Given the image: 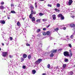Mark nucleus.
I'll use <instances>...</instances> for the list:
<instances>
[{
	"label": "nucleus",
	"instance_id": "52",
	"mask_svg": "<svg viewBox=\"0 0 75 75\" xmlns=\"http://www.w3.org/2000/svg\"><path fill=\"white\" fill-rule=\"evenodd\" d=\"M43 31H45V30H46V28H44L43 29Z\"/></svg>",
	"mask_w": 75,
	"mask_h": 75
},
{
	"label": "nucleus",
	"instance_id": "38",
	"mask_svg": "<svg viewBox=\"0 0 75 75\" xmlns=\"http://www.w3.org/2000/svg\"><path fill=\"white\" fill-rule=\"evenodd\" d=\"M59 30V29H58V28H57L54 29L55 31H58Z\"/></svg>",
	"mask_w": 75,
	"mask_h": 75
},
{
	"label": "nucleus",
	"instance_id": "45",
	"mask_svg": "<svg viewBox=\"0 0 75 75\" xmlns=\"http://www.w3.org/2000/svg\"><path fill=\"white\" fill-rule=\"evenodd\" d=\"M26 45L27 46H30V45L28 43H26Z\"/></svg>",
	"mask_w": 75,
	"mask_h": 75
},
{
	"label": "nucleus",
	"instance_id": "33",
	"mask_svg": "<svg viewBox=\"0 0 75 75\" xmlns=\"http://www.w3.org/2000/svg\"><path fill=\"white\" fill-rule=\"evenodd\" d=\"M36 22H38V23H40V19H38L36 21Z\"/></svg>",
	"mask_w": 75,
	"mask_h": 75
},
{
	"label": "nucleus",
	"instance_id": "8",
	"mask_svg": "<svg viewBox=\"0 0 75 75\" xmlns=\"http://www.w3.org/2000/svg\"><path fill=\"white\" fill-rule=\"evenodd\" d=\"M68 74L69 75H74V72L72 71H71L70 72H69Z\"/></svg>",
	"mask_w": 75,
	"mask_h": 75
},
{
	"label": "nucleus",
	"instance_id": "26",
	"mask_svg": "<svg viewBox=\"0 0 75 75\" xmlns=\"http://www.w3.org/2000/svg\"><path fill=\"white\" fill-rule=\"evenodd\" d=\"M41 31V29H39L37 30V32L39 33V32H40Z\"/></svg>",
	"mask_w": 75,
	"mask_h": 75
},
{
	"label": "nucleus",
	"instance_id": "9",
	"mask_svg": "<svg viewBox=\"0 0 75 75\" xmlns=\"http://www.w3.org/2000/svg\"><path fill=\"white\" fill-rule=\"evenodd\" d=\"M52 17L53 20H55L56 19V16H55V15H53L52 16Z\"/></svg>",
	"mask_w": 75,
	"mask_h": 75
},
{
	"label": "nucleus",
	"instance_id": "2",
	"mask_svg": "<svg viewBox=\"0 0 75 75\" xmlns=\"http://www.w3.org/2000/svg\"><path fill=\"white\" fill-rule=\"evenodd\" d=\"M42 61V59H38L37 61L35 62V64H39Z\"/></svg>",
	"mask_w": 75,
	"mask_h": 75
},
{
	"label": "nucleus",
	"instance_id": "1",
	"mask_svg": "<svg viewBox=\"0 0 75 75\" xmlns=\"http://www.w3.org/2000/svg\"><path fill=\"white\" fill-rule=\"evenodd\" d=\"M29 18L30 19L32 22L35 23V18L34 17H33V16H29Z\"/></svg>",
	"mask_w": 75,
	"mask_h": 75
},
{
	"label": "nucleus",
	"instance_id": "56",
	"mask_svg": "<svg viewBox=\"0 0 75 75\" xmlns=\"http://www.w3.org/2000/svg\"><path fill=\"white\" fill-rule=\"evenodd\" d=\"M45 0H39L40 1H44Z\"/></svg>",
	"mask_w": 75,
	"mask_h": 75
},
{
	"label": "nucleus",
	"instance_id": "17",
	"mask_svg": "<svg viewBox=\"0 0 75 75\" xmlns=\"http://www.w3.org/2000/svg\"><path fill=\"white\" fill-rule=\"evenodd\" d=\"M11 13H12L13 14H15L16 13V12L14 11H11Z\"/></svg>",
	"mask_w": 75,
	"mask_h": 75
},
{
	"label": "nucleus",
	"instance_id": "51",
	"mask_svg": "<svg viewBox=\"0 0 75 75\" xmlns=\"http://www.w3.org/2000/svg\"><path fill=\"white\" fill-rule=\"evenodd\" d=\"M32 39H34V36L33 35H32Z\"/></svg>",
	"mask_w": 75,
	"mask_h": 75
},
{
	"label": "nucleus",
	"instance_id": "23",
	"mask_svg": "<svg viewBox=\"0 0 75 75\" xmlns=\"http://www.w3.org/2000/svg\"><path fill=\"white\" fill-rule=\"evenodd\" d=\"M72 56V52H71L70 53V54L69 55V56H68V57H71Z\"/></svg>",
	"mask_w": 75,
	"mask_h": 75
},
{
	"label": "nucleus",
	"instance_id": "39",
	"mask_svg": "<svg viewBox=\"0 0 75 75\" xmlns=\"http://www.w3.org/2000/svg\"><path fill=\"white\" fill-rule=\"evenodd\" d=\"M65 62H67V61H68V59H66L64 60Z\"/></svg>",
	"mask_w": 75,
	"mask_h": 75
},
{
	"label": "nucleus",
	"instance_id": "44",
	"mask_svg": "<svg viewBox=\"0 0 75 75\" xmlns=\"http://www.w3.org/2000/svg\"><path fill=\"white\" fill-rule=\"evenodd\" d=\"M26 67L25 66H23V69H25V68H26Z\"/></svg>",
	"mask_w": 75,
	"mask_h": 75
},
{
	"label": "nucleus",
	"instance_id": "24",
	"mask_svg": "<svg viewBox=\"0 0 75 75\" xmlns=\"http://www.w3.org/2000/svg\"><path fill=\"white\" fill-rule=\"evenodd\" d=\"M67 67V64H64L63 65V68H65Z\"/></svg>",
	"mask_w": 75,
	"mask_h": 75
},
{
	"label": "nucleus",
	"instance_id": "37",
	"mask_svg": "<svg viewBox=\"0 0 75 75\" xmlns=\"http://www.w3.org/2000/svg\"><path fill=\"white\" fill-rule=\"evenodd\" d=\"M59 68L58 66H57V67H54V69H57Z\"/></svg>",
	"mask_w": 75,
	"mask_h": 75
},
{
	"label": "nucleus",
	"instance_id": "60",
	"mask_svg": "<svg viewBox=\"0 0 75 75\" xmlns=\"http://www.w3.org/2000/svg\"><path fill=\"white\" fill-rule=\"evenodd\" d=\"M10 19V17H8V19Z\"/></svg>",
	"mask_w": 75,
	"mask_h": 75
},
{
	"label": "nucleus",
	"instance_id": "31",
	"mask_svg": "<svg viewBox=\"0 0 75 75\" xmlns=\"http://www.w3.org/2000/svg\"><path fill=\"white\" fill-rule=\"evenodd\" d=\"M70 48H72V45H71V44H68Z\"/></svg>",
	"mask_w": 75,
	"mask_h": 75
},
{
	"label": "nucleus",
	"instance_id": "61",
	"mask_svg": "<svg viewBox=\"0 0 75 75\" xmlns=\"http://www.w3.org/2000/svg\"><path fill=\"white\" fill-rule=\"evenodd\" d=\"M2 45H3V46H4V43H2Z\"/></svg>",
	"mask_w": 75,
	"mask_h": 75
},
{
	"label": "nucleus",
	"instance_id": "27",
	"mask_svg": "<svg viewBox=\"0 0 75 75\" xmlns=\"http://www.w3.org/2000/svg\"><path fill=\"white\" fill-rule=\"evenodd\" d=\"M57 7H60V4L58 3L57 4Z\"/></svg>",
	"mask_w": 75,
	"mask_h": 75
},
{
	"label": "nucleus",
	"instance_id": "20",
	"mask_svg": "<svg viewBox=\"0 0 75 75\" xmlns=\"http://www.w3.org/2000/svg\"><path fill=\"white\" fill-rule=\"evenodd\" d=\"M28 59H31V55H29L28 56Z\"/></svg>",
	"mask_w": 75,
	"mask_h": 75
},
{
	"label": "nucleus",
	"instance_id": "50",
	"mask_svg": "<svg viewBox=\"0 0 75 75\" xmlns=\"http://www.w3.org/2000/svg\"><path fill=\"white\" fill-rule=\"evenodd\" d=\"M62 49H60L58 50V51H61L62 50Z\"/></svg>",
	"mask_w": 75,
	"mask_h": 75
},
{
	"label": "nucleus",
	"instance_id": "35",
	"mask_svg": "<svg viewBox=\"0 0 75 75\" xmlns=\"http://www.w3.org/2000/svg\"><path fill=\"white\" fill-rule=\"evenodd\" d=\"M47 6L48 7H52V5H51V4H48L47 5Z\"/></svg>",
	"mask_w": 75,
	"mask_h": 75
},
{
	"label": "nucleus",
	"instance_id": "13",
	"mask_svg": "<svg viewBox=\"0 0 75 75\" xmlns=\"http://www.w3.org/2000/svg\"><path fill=\"white\" fill-rule=\"evenodd\" d=\"M27 54H23V57L24 58H27Z\"/></svg>",
	"mask_w": 75,
	"mask_h": 75
},
{
	"label": "nucleus",
	"instance_id": "15",
	"mask_svg": "<svg viewBox=\"0 0 75 75\" xmlns=\"http://www.w3.org/2000/svg\"><path fill=\"white\" fill-rule=\"evenodd\" d=\"M36 72V71L35 70H33L32 71V73L33 74H35Z\"/></svg>",
	"mask_w": 75,
	"mask_h": 75
},
{
	"label": "nucleus",
	"instance_id": "54",
	"mask_svg": "<svg viewBox=\"0 0 75 75\" xmlns=\"http://www.w3.org/2000/svg\"><path fill=\"white\" fill-rule=\"evenodd\" d=\"M71 17H72V18H74V17H75V16H72L71 15Z\"/></svg>",
	"mask_w": 75,
	"mask_h": 75
},
{
	"label": "nucleus",
	"instance_id": "55",
	"mask_svg": "<svg viewBox=\"0 0 75 75\" xmlns=\"http://www.w3.org/2000/svg\"><path fill=\"white\" fill-rule=\"evenodd\" d=\"M50 40H52V39H53V38H52V37H51L50 38Z\"/></svg>",
	"mask_w": 75,
	"mask_h": 75
},
{
	"label": "nucleus",
	"instance_id": "4",
	"mask_svg": "<svg viewBox=\"0 0 75 75\" xmlns=\"http://www.w3.org/2000/svg\"><path fill=\"white\" fill-rule=\"evenodd\" d=\"M64 55L65 57L67 56H69V53L68 52H64Z\"/></svg>",
	"mask_w": 75,
	"mask_h": 75
},
{
	"label": "nucleus",
	"instance_id": "29",
	"mask_svg": "<svg viewBox=\"0 0 75 75\" xmlns=\"http://www.w3.org/2000/svg\"><path fill=\"white\" fill-rule=\"evenodd\" d=\"M24 58H23V57H21V62H23V61H24Z\"/></svg>",
	"mask_w": 75,
	"mask_h": 75
},
{
	"label": "nucleus",
	"instance_id": "64",
	"mask_svg": "<svg viewBox=\"0 0 75 75\" xmlns=\"http://www.w3.org/2000/svg\"><path fill=\"white\" fill-rule=\"evenodd\" d=\"M74 30H75V31H74V33H75V28H74Z\"/></svg>",
	"mask_w": 75,
	"mask_h": 75
},
{
	"label": "nucleus",
	"instance_id": "34",
	"mask_svg": "<svg viewBox=\"0 0 75 75\" xmlns=\"http://www.w3.org/2000/svg\"><path fill=\"white\" fill-rule=\"evenodd\" d=\"M42 43H40V44L39 45V47H42Z\"/></svg>",
	"mask_w": 75,
	"mask_h": 75
},
{
	"label": "nucleus",
	"instance_id": "58",
	"mask_svg": "<svg viewBox=\"0 0 75 75\" xmlns=\"http://www.w3.org/2000/svg\"><path fill=\"white\" fill-rule=\"evenodd\" d=\"M42 75H46V74L45 73H43Z\"/></svg>",
	"mask_w": 75,
	"mask_h": 75
},
{
	"label": "nucleus",
	"instance_id": "36",
	"mask_svg": "<svg viewBox=\"0 0 75 75\" xmlns=\"http://www.w3.org/2000/svg\"><path fill=\"white\" fill-rule=\"evenodd\" d=\"M44 14L42 13H39V16H42Z\"/></svg>",
	"mask_w": 75,
	"mask_h": 75
},
{
	"label": "nucleus",
	"instance_id": "30",
	"mask_svg": "<svg viewBox=\"0 0 75 75\" xmlns=\"http://www.w3.org/2000/svg\"><path fill=\"white\" fill-rule=\"evenodd\" d=\"M46 34L47 35H50V32L49 31H47L46 33Z\"/></svg>",
	"mask_w": 75,
	"mask_h": 75
},
{
	"label": "nucleus",
	"instance_id": "18",
	"mask_svg": "<svg viewBox=\"0 0 75 75\" xmlns=\"http://www.w3.org/2000/svg\"><path fill=\"white\" fill-rule=\"evenodd\" d=\"M58 17H61L62 16V15L61 14H59L58 15Z\"/></svg>",
	"mask_w": 75,
	"mask_h": 75
},
{
	"label": "nucleus",
	"instance_id": "43",
	"mask_svg": "<svg viewBox=\"0 0 75 75\" xmlns=\"http://www.w3.org/2000/svg\"><path fill=\"white\" fill-rule=\"evenodd\" d=\"M11 7L12 8L13 7H14V5L13 4H11Z\"/></svg>",
	"mask_w": 75,
	"mask_h": 75
},
{
	"label": "nucleus",
	"instance_id": "5",
	"mask_svg": "<svg viewBox=\"0 0 75 75\" xmlns=\"http://www.w3.org/2000/svg\"><path fill=\"white\" fill-rule=\"evenodd\" d=\"M72 2H73L72 0H69V1L68 2L67 5H68V6H71V4L72 3Z\"/></svg>",
	"mask_w": 75,
	"mask_h": 75
},
{
	"label": "nucleus",
	"instance_id": "6",
	"mask_svg": "<svg viewBox=\"0 0 75 75\" xmlns=\"http://www.w3.org/2000/svg\"><path fill=\"white\" fill-rule=\"evenodd\" d=\"M7 52H2V55L3 57H6V56L7 55Z\"/></svg>",
	"mask_w": 75,
	"mask_h": 75
},
{
	"label": "nucleus",
	"instance_id": "42",
	"mask_svg": "<svg viewBox=\"0 0 75 75\" xmlns=\"http://www.w3.org/2000/svg\"><path fill=\"white\" fill-rule=\"evenodd\" d=\"M61 19H62V20L64 19V17L62 15V16L61 17Z\"/></svg>",
	"mask_w": 75,
	"mask_h": 75
},
{
	"label": "nucleus",
	"instance_id": "28",
	"mask_svg": "<svg viewBox=\"0 0 75 75\" xmlns=\"http://www.w3.org/2000/svg\"><path fill=\"white\" fill-rule=\"evenodd\" d=\"M43 21L45 22L47 21V19H44L42 20Z\"/></svg>",
	"mask_w": 75,
	"mask_h": 75
},
{
	"label": "nucleus",
	"instance_id": "49",
	"mask_svg": "<svg viewBox=\"0 0 75 75\" xmlns=\"http://www.w3.org/2000/svg\"><path fill=\"white\" fill-rule=\"evenodd\" d=\"M50 25H47V26H46V28H48V27H50Z\"/></svg>",
	"mask_w": 75,
	"mask_h": 75
},
{
	"label": "nucleus",
	"instance_id": "57",
	"mask_svg": "<svg viewBox=\"0 0 75 75\" xmlns=\"http://www.w3.org/2000/svg\"><path fill=\"white\" fill-rule=\"evenodd\" d=\"M38 50L39 51H41V48H40V49H38Z\"/></svg>",
	"mask_w": 75,
	"mask_h": 75
},
{
	"label": "nucleus",
	"instance_id": "46",
	"mask_svg": "<svg viewBox=\"0 0 75 75\" xmlns=\"http://www.w3.org/2000/svg\"><path fill=\"white\" fill-rule=\"evenodd\" d=\"M4 4V3L3 2H2L1 3V4L2 5L3 4Z\"/></svg>",
	"mask_w": 75,
	"mask_h": 75
},
{
	"label": "nucleus",
	"instance_id": "63",
	"mask_svg": "<svg viewBox=\"0 0 75 75\" xmlns=\"http://www.w3.org/2000/svg\"><path fill=\"white\" fill-rule=\"evenodd\" d=\"M4 13H6V11H4Z\"/></svg>",
	"mask_w": 75,
	"mask_h": 75
},
{
	"label": "nucleus",
	"instance_id": "22",
	"mask_svg": "<svg viewBox=\"0 0 75 75\" xmlns=\"http://www.w3.org/2000/svg\"><path fill=\"white\" fill-rule=\"evenodd\" d=\"M54 10L57 11V12H59V10L57 9V8H56L54 9Z\"/></svg>",
	"mask_w": 75,
	"mask_h": 75
},
{
	"label": "nucleus",
	"instance_id": "3",
	"mask_svg": "<svg viewBox=\"0 0 75 75\" xmlns=\"http://www.w3.org/2000/svg\"><path fill=\"white\" fill-rule=\"evenodd\" d=\"M36 14V12L33 11V10L31 11V13L29 15L30 16H33V14Z\"/></svg>",
	"mask_w": 75,
	"mask_h": 75
},
{
	"label": "nucleus",
	"instance_id": "14",
	"mask_svg": "<svg viewBox=\"0 0 75 75\" xmlns=\"http://www.w3.org/2000/svg\"><path fill=\"white\" fill-rule=\"evenodd\" d=\"M70 27H71L72 28H74V27H75V24H71L70 25Z\"/></svg>",
	"mask_w": 75,
	"mask_h": 75
},
{
	"label": "nucleus",
	"instance_id": "41",
	"mask_svg": "<svg viewBox=\"0 0 75 75\" xmlns=\"http://www.w3.org/2000/svg\"><path fill=\"white\" fill-rule=\"evenodd\" d=\"M9 39L11 41L13 40V38L11 37H10L9 38Z\"/></svg>",
	"mask_w": 75,
	"mask_h": 75
},
{
	"label": "nucleus",
	"instance_id": "21",
	"mask_svg": "<svg viewBox=\"0 0 75 75\" xmlns=\"http://www.w3.org/2000/svg\"><path fill=\"white\" fill-rule=\"evenodd\" d=\"M35 6L36 8H37V2H36L35 3Z\"/></svg>",
	"mask_w": 75,
	"mask_h": 75
},
{
	"label": "nucleus",
	"instance_id": "12",
	"mask_svg": "<svg viewBox=\"0 0 75 75\" xmlns=\"http://www.w3.org/2000/svg\"><path fill=\"white\" fill-rule=\"evenodd\" d=\"M0 9L1 10H3V9H4V7L3 6H0Z\"/></svg>",
	"mask_w": 75,
	"mask_h": 75
},
{
	"label": "nucleus",
	"instance_id": "40",
	"mask_svg": "<svg viewBox=\"0 0 75 75\" xmlns=\"http://www.w3.org/2000/svg\"><path fill=\"white\" fill-rule=\"evenodd\" d=\"M50 64H49L47 65V68L49 69L50 68Z\"/></svg>",
	"mask_w": 75,
	"mask_h": 75
},
{
	"label": "nucleus",
	"instance_id": "62",
	"mask_svg": "<svg viewBox=\"0 0 75 75\" xmlns=\"http://www.w3.org/2000/svg\"><path fill=\"white\" fill-rule=\"evenodd\" d=\"M30 42H32V40H30Z\"/></svg>",
	"mask_w": 75,
	"mask_h": 75
},
{
	"label": "nucleus",
	"instance_id": "48",
	"mask_svg": "<svg viewBox=\"0 0 75 75\" xmlns=\"http://www.w3.org/2000/svg\"><path fill=\"white\" fill-rule=\"evenodd\" d=\"M24 47H25V46L23 45H21V47H22V48H24Z\"/></svg>",
	"mask_w": 75,
	"mask_h": 75
},
{
	"label": "nucleus",
	"instance_id": "11",
	"mask_svg": "<svg viewBox=\"0 0 75 75\" xmlns=\"http://www.w3.org/2000/svg\"><path fill=\"white\" fill-rule=\"evenodd\" d=\"M17 25L18 26H20L21 25V23H20V22H18L17 23Z\"/></svg>",
	"mask_w": 75,
	"mask_h": 75
},
{
	"label": "nucleus",
	"instance_id": "10",
	"mask_svg": "<svg viewBox=\"0 0 75 75\" xmlns=\"http://www.w3.org/2000/svg\"><path fill=\"white\" fill-rule=\"evenodd\" d=\"M75 35V33H73L72 35L70 36L71 38L72 39L74 38V36Z\"/></svg>",
	"mask_w": 75,
	"mask_h": 75
},
{
	"label": "nucleus",
	"instance_id": "25",
	"mask_svg": "<svg viewBox=\"0 0 75 75\" xmlns=\"http://www.w3.org/2000/svg\"><path fill=\"white\" fill-rule=\"evenodd\" d=\"M50 57H54V54L53 53H52L50 55Z\"/></svg>",
	"mask_w": 75,
	"mask_h": 75
},
{
	"label": "nucleus",
	"instance_id": "53",
	"mask_svg": "<svg viewBox=\"0 0 75 75\" xmlns=\"http://www.w3.org/2000/svg\"><path fill=\"white\" fill-rule=\"evenodd\" d=\"M63 29L64 30H66V27H64L63 28Z\"/></svg>",
	"mask_w": 75,
	"mask_h": 75
},
{
	"label": "nucleus",
	"instance_id": "32",
	"mask_svg": "<svg viewBox=\"0 0 75 75\" xmlns=\"http://www.w3.org/2000/svg\"><path fill=\"white\" fill-rule=\"evenodd\" d=\"M42 34L43 35H46V33L45 32H43Z\"/></svg>",
	"mask_w": 75,
	"mask_h": 75
},
{
	"label": "nucleus",
	"instance_id": "7",
	"mask_svg": "<svg viewBox=\"0 0 75 75\" xmlns=\"http://www.w3.org/2000/svg\"><path fill=\"white\" fill-rule=\"evenodd\" d=\"M0 23H1L2 24H4L6 23V21L4 20L0 21Z\"/></svg>",
	"mask_w": 75,
	"mask_h": 75
},
{
	"label": "nucleus",
	"instance_id": "47",
	"mask_svg": "<svg viewBox=\"0 0 75 75\" xmlns=\"http://www.w3.org/2000/svg\"><path fill=\"white\" fill-rule=\"evenodd\" d=\"M9 57L11 58H13V56H11V55H9Z\"/></svg>",
	"mask_w": 75,
	"mask_h": 75
},
{
	"label": "nucleus",
	"instance_id": "59",
	"mask_svg": "<svg viewBox=\"0 0 75 75\" xmlns=\"http://www.w3.org/2000/svg\"><path fill=\"white\" fill-rule=\"evenodd\" d=\"M9 44V42H8L7 43H6V45H8Z\"/></svg>",
	"mask_w": 75,
	"mask_h": 75
},
{
	"label": "nucleus",
	"instance_id": "16",
	"mask_svg": "<svg viewBox=\"0 0 75 75\" xmlns=\"http://www.w3.org/2000/svg\"><path fill=\"white\" fill-rule=\"evenodd\" d=\"M57 51V50H54L53 51H51V52H53V53H55V52H56Z\"/></svg>",
	"mask_w": 75,
	"mask_h": 75
},
{
	"label": "nucleus",
	"instance_id": "19",
	"mask_svg": "<svg viewBox=\"0 0 75 75\" xmlns=\"http://www.w3.org/2000/svg\"><path fill=\"white\" fill-rule=\"evenodd\" d=\"M31 11H32V10H33V9H34V6H31L30 7Z\"/></svg>",
	"mask_w": 75,
	"mask_h": 75
}]
</instances>
